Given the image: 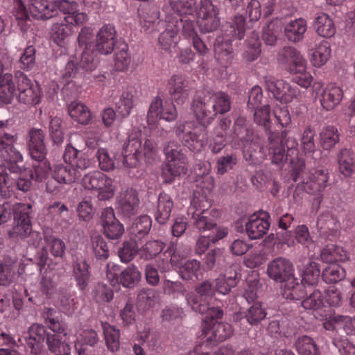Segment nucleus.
I'll list each match as a JSON object with an SVG mask.
<instances>
[{
  "label": "nucleus",
  "instance_id": "nucleus-1",
  "mask_svg": "<svg viewBox=\"0 0 355 355\" xmlns=\"http://www.w3.org/2000/svg\"><path fill=\"white\" fill-rule=\"evenodd\" d=\"M230 107V97L224 92H198L193 101L192 110L200 125L194 121L180 123L175 129L177 137L190 150L200 152L205 145L207 125L218 114H225Z\"/></svg>",
  "mask_w": 355,
  "mask_h": 355
},
{
  "label": "nucleus",
  "instance_id": "nucleus-2",
  "mask_svg": "<svg viewBox=\"0 0 355 355\" xmlns=\"http://www.w3.org/2000/svg\"><path fill=\"white\" fill-rule=\"evenodd\" d=\"M11 126L8 120L0 121V157L6 162L0 164V194L6 198L14 195L15 189L28 191L33 180L27 169L18 174L17 163L22 161V155L13 146L15 138Z\"/></svg>",
  "mask_w": 355,
  "mask_h": 355
},
{
  "label": "nucleus",
  "instance_id": "nucleus-3",
  "mask_svg": "<svg viewBox=\"0 0 355 355\" xmlns=\"http://www.w3.org/2000/svg\"><path fill=\"white\" fill-rule=\"evenodd\" d=\"M277 144V140H271L270 148L272 150V163L280 164L284 161L290 162L292 165V180L297 182V187H301L310 194H317L322 191L329 180L327 171L324 169H316L313 172L304 173L305 162L298 157V144L295 139L287 140L286 153L282 144Z\"/></svg>",
  "mask_w": 355,
  "mask_h": 355
},
{
  "label": "nucleus",
  "instance_id": "nucleus-4",
  "mask_svg": "<svg viewBox=\"0 0 355 355\" xmlns=\"http://www.w3.org/2000/svg\"><path fill=\"white\" fill-rule=\"evenodd\" d=\"M224 34L218 36L214 44V50L220 64L227 67L232 59L233 39L241 40L245 32V19L242 15H236L230 22L223 26Z\"/></svg>",
  "mask_w": 355,
  "mask_h": 355
},
{
  "label": "nucleus",
  "instance_id": "nucleus-5",
  "mask_svg": "<svg viewBox=\"0 0 355 355\" xmlns=\"http://www.w3.org/2000/svg\"><path fill=\"white\" fill-rule=\"evenodd\" d=\"M211 207V201L203 195L195 193L191 200L187 214L192 225L200 232L208 230L216 232V229L219 228L216 227V220L220 212Z\"/></svg>",
  "mask_w": 355,
  "mask_h": 355
},
{
  "label": "nucleus",
  "instance_id": "nucleus-6",
  "mask_svg": "<svg viewBox=\"0 0 355 355\" xmlns=\"http://www.w3.org/2000/svg\"><path fill=\"white\" fill-rule=\"evenodd\" d=\"M141 131L132 130L128 135V141L123 146V165L128 168L137 167L140 159L144 156L152 157L155 152V144L151 139H146L141 144Z\"/></svg>",
  "mask_w": 355,
  "mask_h": 355
},
{
  "label": "nucleus",
  "instance_id": "nucleus-7",
  "mask_svg": "<svg viewBox=\"0 0 355 355\" xmlns=\"http://www.w3.org/2000/svg\"><path fill=\"white\" fill-rule=\"evenodd\" d=\"M15 225L11 232L12 236L24 239L30 246H40L43 236L37 231H32L31 221L33 209L31 205H21L16 207Z\"/></svg>",
  "mask_w": 355,
  "mask_h": 355
},
{
  "label": "nucleus",
  "instance_id": "nucleus-8",
  "mask_svg": "<svg viewBox=\"0 0 355 355\" xmlns=\"http://www.w3.org/2000/svg\"><path fill=\"white\" fill-rule=\"evenodd\" d=\"M166 164L163 167L162 177L167 183H171L176 177L187 172V157L182 152L180 146L175 141H170L164 147Z\"/></svg>",
  "mask_w": 355,
  "mask_h": 355
},
{
  "label": "nucleus",
  "instance_id": "nucleus-9",
  "mask_svg": "<svg viewBox=\"0 0 355 355\" xmlns=\"http://www.w3.org/2000/svg\"><path fill=\"white\" fill-rule=\"evenodd\" d=\"M17 98L20 103L35 106L42 100V90L37 83H33L26 75L18 71L15 73Z\"/></svg>",
  "mask_w": 355,
  "mask_h": 355
},
{
  "label": "nucleus",
  "instance_id": "nucleus-10",
  "mask_svg": "<svg viewBox=\"0 0 355 355\" xmlns=\"http://www.w3.org/2000/svg\"><path fill=\"white\" fill-rule=\"evenodd\" d=\"M178 117L177 110L172 102L163 101L159 96L155 97L149 106L147 112L146 120L150 129L157 127V122L159 119H164L171 122L175 121Z\"/></svg>",
  "mask_w": 355,
  "mask_h": 355
},
{
  "label": "nucleus",
  "instance_id": "nucleus-11",
  "mask_svg": "<svg viewBox=\"0 0 355 355\" xmlns=\"http://www.w3.org/2000/svg\"><path fill=\"white\" fill-rule=\"evenodd\" d=\"M198 15L197 24L201 32H214L219 27V8L213 4L211 0H200Z\"/></svg>",
  "mask_w": 355,
  "mask_h": 355
},
{
  "label": "nucleus",
  "instance_id": "nucleus-12",
  "mask_svg": "<svg viewBox=\"0 0 355 355\" xmlns=\"http://www.w3.org/2000/svg\"><path fill=\"white\" fill-rule=\"evenodd\" d=\"M44 239L46 243V248H42L37 254L36 261L40 270H42L46 266L51 268L52 260L49 258L48 250L55 258H62L65 252V243L60 239L56 238L51 234L44 232Z\"/></svg>",
  "mask_w": 355,
  "mask_h": 355
},
{
  "label": "nucleus",
  "instance_id": "nucleus-13",
  "mask_svg": "<svg viewBox=\"0 0 355 355\" xmlns=\"http://www.w3.org/2000/svg\"><path fill=\"white\" fill-rule=\"evenodd\" d=\"M254 110V119L256 123L259 125H262L264 126L266 130L268 132V144L267 146V148L268 150V155L270 157V159H272V153L270 152V141L271 140H277L278 141V146H280L282 144L284 149L286 150V148H287V140L288 139H293V137H288L287 135L288 132L286 130H283L279 134V132H272L270 130V106L268 105H265L263 107H255Z\"/></svg>",
  "mask_w": 355,
  "mask_h": 355
},
{
  "label": "nucleus",
  "instance_id": "nucleus-14",
  "mask_svg": "<svg viewBox=\"0 0 355 355\" xmlns=\"http://www.w3.org/2000/svg\"><path fill=\"white\" fill-rule=\"evenodd\" d=\"M86 14H78L74 16H65L61 22H56L51 27V37L54 42L62 46L64 40L73 32V26H80L87 21Z\"/></svg>",
  "mask_w": 355,
  "mask_h": 355
},
{
  "label": "nucleus",
  "instance_id": "nucleus-15",
  "mask_svg": "<svg viewBox=\"0 0 355 355\" xmlns=\"http://www.w3.org/2000/svg\"><path fill=\"white\" fill-rule=\"evenodd\" d=\"M315 98L321 107L326 111H331L342 101L344 92L343 89L335 83L327 85L324 87H315Z\"/></svg>",
  "mask_w": 355,
  "mask_h": 355
},
{
  "label": "nucleus",
  "instance_id": "nucleus-16",
  "mask_svg": "<svg viewBox=\"0 0 355 355\" xmlns=\"http://www.w3.org/2000/svg\"><path fill=\"white\" fill-rule=\"evenodd\" d=\"M140 200L137 191L132 188L121 191L117 196L116 209L118 214L129 218L137 214Z\"/></svg>",
  "mask_w": 355,
  "mask_h": 355
},
{
  "label": "nucleus",
  "instance_id": "nucleus-17",
  "mask_svg": "<svg viewBox=\"0 0 355 355\" xmlns=\"http://www.w3.org/2000/svg\"><path fill=\"white\" fill-rule=\"evenodd\" d=\"M266 87L273 96L282 103H287L293 101L300 94L297 87L291 86L284 80L269 77L266 80Z\"/></svg>",
  "mask_w": 355,
  "mask_h": 355
},
{
  "label": "nucleus",
  "instance_id": "nucleus-18",
  "mask_svg": "<svg viewBox=\"0 0 355 355\" xmlns=\"http://www.w3.org/2000/svg\"><path fill=\"white\" fill-rule=\"evenodd\" d=\"M268 212L260 211L251 215L245 223V231L250 239H259L266 234L270 223Z\"/></svg>",
  "mask_w": 355,
  "mask_h": 355
},
{
  "label": "nucleus",
  "instance_id": "nucleus-19",
  "mask_svg": "<svg viewBox=\"0 0 355 355\" xmlns=\"http://www.w3.org/2000/svg\"><path fill=\"white\" fill-rule=\"evenodd\" d=\"M116 42V31L112 24H104L96 36L95 49L103 55H109L114 51Z\"/></svg>",
  "mask_w": 355,
  "mask_h": 355
},
{
  "label": "nucleus",
  "instance_id": "nucleus-20",
  "mask_svg": "<svg viewBox=\"0 0 355 355\" xmlns=\"http://www.w3.org/2000/svg\"><path fill=\"white\" fill-rule=\"evenodd\" d=\"M200 297L195 295H190L187 297L188 304L193 311L201 314L206 313L203 325L207 323L213 324L217 322L216 320L223 317V311L219 307H211L209 302H200Z\"/></svg>",
  "mask_w": 355,
  "mask_h": 355
},
{
  "label": "nucleus",
  "instance_id": "nucleus-21",
  "mask_svg": "<svg viewBox=\"0 0 355 355\" xmlns=\"http://www.w3.org/2000/svg\"><path fill=\"white\" fill-rule=\"evenodd\" d=\"M71 267L72 277L76 282V286L82 291L86 290L89 286L91 277L89 263L85 257L74 256Z\"/></svg>",
  "mask_w": 355,
  "mask_h": 355
},
{
  "label": "nucleus",
  "instance_id": "nucleus-22",
  "mask_svg": "<svg viewBox=\"0 0 355 355\" xmlns=\"http://www.w3.org/2000/svg\"><path fill=\"white\" fill-rule=\"evenodd\" d=\"M93 37V31L90 27H83L78 37L80 46H85L81 53L80 66L87 71H92L96 67V62L93 52L89 51L88 46Z\"/></svg>",
  "mask_w": 355,
  "mask_h": 355
},
{
  "label": "nucleus",
  "instance_id": "nucleus-23",
  "mask_svg": "<svg viewBox=\"0 0 355 355\" xmlns=\"http://www.w3.org/2000/svg\"><path fill=\"white\" fill-rule=\"evenodd\" d=\"M278 62L284 68L290 72L299 70H304L306 67V62L300 53L294 47L285 46L279 53L277 56Z\"/></svg>",
  "mask_w": 355,
  "mask_h": 355
},
{
  "label": "nucleus",
  "instance_id": "nucleus-24",
  "mask_svg": "<svg viewBox=\"0 0 355 355\" xmlns=\"http://www.w3.org/2000/svg\"><path fill=\"white\" fill-rule=\"evenodd\" d=\"M101 223L103 232L110 239H117L124 232L123 225L116 218L112 207H106L102 211Z\"/></svg>",
  "mask_w": 355,
  "mask_h": 355
},
{
  "label": "nucleus",
  "instance_id": "nucleus-25",
  "mask_svg": "<svg viewBox=\"0 0 355 355\" xmlns=\"http://www.w3.org/2000/svg\"><path fill=\"white\" fill-rule=\"evenodd\" d=\"M267 272L270 278L280 282L289 281L293 275L292 263L282 257L272 261L268 266Z\"/></svg>",
  "mask_w": 355,
  "mask_h": 355
},
{
  "label": "nucleus",
  "instance_id": "nucleus-26",
  "mask_svg": "<svg viewBox=\"0 0 355 355\" xmlns=\"http://www.w3.org/2000/svg\"><path fill=\"white\" fill-rule=\"evenodd\" d=\"M167 90L172 101L178 104H183L189 98L188 82L182 76H172L168 81Z\"/></svg>",
  "mask_w": 355,
  "mask_h": 355
},
{
  "label": "nucleus",
  "instance_id": "nucleus-27",
  "mask_svg": "<svg viewBox=\"0 0 355 355\" xmlns=\"http://www.w3.org/2000/svg\"><path fill=\"white\" fill-rule=\"evenodd\" d=\"M202 331V335L207 337V340L221 343L231 337L233 329L229 323L217 322L203 325Z\"/></svg>",
  "mask_w": 355,
  "mask_h": 355
},
{
  "label": "nucleus",
  "instance_id": "nucleus-28",
  "mask_svg": "<svg viewBox=\"0 0 355 355\" xmlns=\"http://www.w3.org/2000/svg\"><path fill=\"white\" fill-rule=\"evenodd\" d=\"M28 150L34 160L46 158V148L44 144V132L42 129L32 128L29 131Z\"/></svg>",
  "mask_w": 355,
  "mask_h": 355
},
{
  "label": "nucleus",
  "instance_id": "nucleus-29",
  "mask_svg": "<svg viewBox=\"0 0 355 355\" xmlns=\"http://www.w3.org/2000/svg\"><path fill=\"white\" fill-rule=\"evenodd\" d=\"M48 334L42 325L33 324L31 326L28 331V336L26 337V343L31 354L38 355L40 353L41 348L44 340H46Z\"/></svg>",
  "mask_w": 355,
  "mask_h": 355
},
{
  "label": "nucleus",
  "instance_id": "nucleus-30",
  "mask_svg": "<svg viewBox=\"0 0 355 355\" xmlns=\"http://www.w3.org/2000/svg\"><path fill=\"white\" fill-rule=\"evenodd\" d=\"M233 140L241 142L239 144L242 147L244 144L249 145V143L257 140L255 138L251 125L247 123V121L243 117H238L233 127L232 132Z\"/></svg>",
  "mask_w": 355,
  "mask_h": 355
},
{
  "label": "nucleus",
  "instance_id": "nucleus-31",
  "mask_svg": "<svg viewBox=\"0 0 355 355\" xmlns=\"http://www.w3.org/2000/svg\"><path fill=\"white\" fill-rule=\"evenodd\" d=\"M302 306L311 310L316 319L322 320L327 316L324 309V297L319 289H315L309 295L302 301Z\"/></svg>",
  "mask_w": 355,
  "mask_h": 355
},
{
  "label": "nucleus",
  "instance_id": "nucleus-32",
  "mask_svg": "<svg viewBox=\"0 0 355 355\" xmlns=\"http://www.w3.org/2000/svg\"><path fill=\"white\" fill-rule=\"evenodd\" d=\"M81 175V171L68 164H58L53 169V178L58 183L74 182Z\"/></svg>",
  "mask_w": 355,
  "mask_h": 355
},
{
  "label": "nucleus",
  "instance_id": "nucleus-33",
  "mask_svg": "<svg viewBox=\"0 0 355 355\" xmlns=\"http://www.w3.org/2000/svg\"><path fill=\"white\" fill-rule=\"evenodd\" d=\"M28 6L31 15L37 19H48L56 14L55 5L46 0H31Z\"/></svg>",
  "mask_w": 355,
  "mask_h": 355
},
{
  "label": "nucleus",
  "instance_id": "nucleus-34",
  "mask_svg": "<svg viewBox=\"0 0 355 355\" xmlns=\"http://www.w3.org/2000/svg\"><path fill=\"white\" fill-rule=\"evenodd\" d=\"M63 159L66 164L72 166L80 171L85 170L89 165L87 160L81 150H78L71 144H68L63 154Z\"/></svg>",
  "mask_w": 355,
  "mask_h": 355
},
{
  "label": "nucleus",
  "instance_id": "nucleus-35",
  "mask_svg": "<svg viewBox=\"0 0 355 355\" xmlns=\"http://www.w3.org/2000/svg\"><path fill=\"white\" fill-rule=\"evenodd\" d=\"M339 172L345 177H351L355 173V157L352 150L344 148L337 154Z\"/></svg>",
  "mask_w": 355,
  "mask_h": 355
},
{
  "label": "nucleus",
  "instance_id": "nucleus-36",
  "mask_svg": "<svg viewBox=\"0 0 355 355\" xmlns=\"http://www.w3.org/2000/svg\"><path fill=\"white\" fill-rule=\"evenodd\" d=\"M339 141L340 134L335 126H324L319 133V144L322 150L330 151Z\"/></svg>",
  "mask_w": 355,
  "mask_h": 355
},
{
  "label": "nucleus",
  "instance_id": "nucleus-37",
  "mask_svg": "<svg viewBox=\"0 0 355 355\" xmlns=\"http://www.w3.org/2000/svg\"><path fill=\"white\" fill-rule=\"evenodd\" d=\"M307 29L306 21L303 18L291 20L284 28L285 35L292 42L302 40Z\"/></svg>",
  "mask_w": 355,
  "mask_h": 355
},
{
  "label": "nucleus",
  "instance_id": "nucleus-38",
  "mask_svg": "<svg viewBox=\"0 0 355 355\" xmlns=\"http://www.w3.org/2000/svg\"><path fill=\"white\" fill-rule=\"evenodd\" d=\"M105 345L111 352H117L120 347V330L107 322H101Z\"/></svg>",
  "mask_w": 355,
  "mask_h": 355
},
{
  "label": "nucleus",
  "instance_id": "nucleus-39",
  "mask_svg": "<svg viewBox=\"0 0 355 355\" xmlns=\"http://www.w3.org/2000/svg\"><path fill=\"white\" fill-rule=\"evenodd\" d=\"M173 207V201L171 196L165 192L160 193L155 213L156 220L160 224H164L169 218Z\"/></svg>",
  "mask_w": 355,
  "mask_h": 355
},
{
  "label": "nucleus",
  "instance_id": "nucleus-40",
  "mask_svg": "<svg viewBox=\"0 0 355 355\" xmlns=\"http://www.w3.org/2000/svg\"><path fill=\"white\" fill-rule=\"evenodd\" d=\"M244 159L250 165H257L264 159V148L260 146L258 140L244 144L242 147Z\"/></svg>",
  "mask_w": 355,
  "mask_h": 355
},
{
  "label": "nucleus",
  "instance_id": "nucleus-41",
  "mask_svg": "<svg viewBox=\"0 0 355 355\" xmlns=\"http://www.w3.org/2000/svg\"><path fill=\"white\" fill-rule=\"evenodd\" d=\"M320 234L331 240L336 235L340 227L336 218L330 214L320 216L317 222Z\"/></svg>",
  "mask_w": 355,
  "mask_h": 355
},
{
  "label": "nucleus",
  "instance_id": "nucleus-42",
  "mask_svg": "<svg viewBox=\"0 0 355 355\" xmlns=\"http://www.w3.org/2000/svg\"><path fill=\"white\" fill-rule=\"evenodd\" d=\"M65 338L66 336L58 334H48L46 344L49 349L55 355H69L71 347L66 343Z\"/></svg>",
  "mask_w": 355,
  "mask_h": 355
},
{
  "label": "nucleus",
  "instance_id": "nucleus-43",
  "mask_svg": "<svg viewBox=\"0 0 355 355\" xmlns=\"http://www.w3.org/2000/svg\"><path fill=\"white\" fill-rule=\"evenodd\" d=\"M227 235V230L224 227L216 229V232H211L208 236H201L197 241L196 252L198 254L204 253L209 248L210 243H216Z\"/></svg>",
  "mask_w": 355,
  "mask_h": 355
},
{
  "label": "nucleus",
  "instance_id": "nucleus-44",
  "mask_svg": "<svg viewBox=\"0 0 355 355\" xmlns=\"http://www.w3.org/2000/svg\"><path fill=\"white\" fill-rule=\"evenodd\" d=\"M304 285L300 284L292 277L282 288V295L284 298L290 300H301L306 295L304 290Z\"/></svg>",
  "mask_w": 355,
  "mask_h": 355
},
{
  "label": "nucleus",
  "instance_id": "nucleus-45",
  "mask_svg": "<svg viewBox=\"0 0 355 355\" xmlns=\"http://www.w3.org/2000/svg\"><path fill=\"white\" fill-rule=\"evenodd\" d=\"M68 112L70 116L80 124H87L92 118L89 109L78 101L71 102L69 105Z\"/></svg>",
  "mask_w": 355,
  "mask_h": 355
},
{
  "label": "nucleus",
  "instance_id": "nucleus-46",
  "mask_svg": "<svg viewBox=\"0 0 355 355\" xmlns=\"http://www.w3.org/2000/svg\"><path fill=\"white\" fill-rule=\"evenodd\" d=\"M315 27L318 34L323 37H331L336 33L335 24L326 13H320L315 18Z\"/></svg>",
  "mask_w": 355,
  "mask_h": 355
},
{
  "label": "nucleus",
  "instance_id": "nucleus-47",
  "mask_svg": "<svg viewBox=\"0 0 355 355\" xmlns=\"http://www.w3.org/2000/svg\"><path fill=\"white\" fill-rule=\"evenodd\" d=\"M17 85L13 81L11 73H5L3 83H0V102L4 104L10 103L15 95L17 96Z\"/></svg>",
  "mask_w": 355,
  "mask_h": 355
},
{
  "label": "nucleus",
  "instance_id": "nucleus-48",
  "mask_svg": "<svg viewBox=\"0 0 355 355\" xmlns=\"http://www.w3.org/2000/svg\"><path fill=\"white\" fill-rule=\"evenodd\" d=\"M242 318L252 326L257 325L267 315L262 304L259 302H254L246 311L239 313Z\"/></svg>",
  "mask_w": 355,
  "mask_h": 355
},
{
  "label": "nucleus",
  "instance_id": "nucleus-49",
  "mask_svg": "<svg viewBox=\"0 0 355 355\" xmlns=\"http://www.w3.org/2000/svg\"><path fill=\"white\" fill-rule=\"evenodd\" d=\"M69 214L67 206L59 201L53 202L47 207L46 217L58 225L66 223Z\"/></svg>",
  "mask_w": 355,
  "mask_h": 355
},
{
  "label": "nucleus",
  "instance_id": "nucleus-50",
  "mask_svg": "<svg viewBox=\"0 0 355 355\" xmlns=\"http://www.w3.org/2000/svg\"><path fill=\"white\" fill-rule=\"evenodd\" d=\"M82 182L85 189L98 190L105 187L106 183H110L111 178L100 171H93L85 175Z\"/></svg>",
  "mask_w": 355,
  "mask_h": 355
},
{
  "label": "nucleus",
  "instance_id": "nucleus-51",
  "mask_svg": "<svg viewBox=\"0 0 355 355\" xmlns=\"http://www.w3.org/2000/svg\"><path fill=\"white\" fill-rule=\"evenodd\" d=\"M178 273L184 280L198 279L202 275L200 262L196 259H191L179 266Z\"/></svg>",
  "mask_w": 355,
  "mask_h": 355
},
{
  "label": "nucleus",
  "instance_id": "nucleus-52",
  "mask_svg": "<svg viewBox=\"0 0 355 355\" xmlns=\"http://www.w3.org/2000/svg\"><path fill=\"white\" fill-rule=\"evenodd\" d=\"M261 51V42L258 33L252 31L251 35L247 39L243 56L247 61L253 62L260 56Z\"/></svg>",
  "mask_w": 355,
  "mask_h": 355
},
{
  "label": "nucleus",
  "instance_id": "nucleus-53",
  "mask_svg": "<svg viewBox=\"0 0 355 355\" xmlns=\"http://www.w3.org/2000/svg\"><path fill=\"white\" fill-rule=\"evenodd\" d=\"M237 272H230L225 275H220L215 280V288L218 293L226 295L238 283Z\"/></svg>",
  "mask_w": 355,
  "mask_h": 355
},
{
  "label": "nucleus",
  "instance_id": "nucleus-54",
  "mask_svg": "<svg viewBox=\"0 0 355 355\" xmlns=\"http://www.w3.org/2000/svg\"><path fill=\"white\" fill-rule=\"evenodd\" d=\"M211 170V164L209 163H203L202 166L200 165L198 175L202 176V181L200 182V187L202 190V193L200 191H195L193 194L203 195L207 199V194L209 193L214 188V179L209 175ZM194 195H193V196Z\"/></svg>",
  "mask_w": 355,
  "mask_h": 355
},
{
  "label": "nucleus",
  "instance_id": "nucleus-55",
  "mask_svg": "<svg viewBox=\"0 0 355 355\" xmlns=\"http://www.w3.org/2000/svg\"><path fill=\"white\" fill-rule=\"evenodd\" d=\"M295 347L300 355H320L318 346L308 336H300L295 343Z\"/></svg>",
  "mask_w": 355,
  "mask_h": 355
},
{
  "label": "nucleus",
  "instance_id": "nucleus-56",
  "mask_svg": "<svg viewBox=\"0 0 355 355\" xmlns=\"http://www.w3.org/2000/svg\"><path fill=\"white\" fill-rule=\"evenodd\" d=\"M331 52L329 42L326 40L322 41L311 54V63L316 67L323 66L329 59Z\"/></svg>",
  "mask_w": 355,
  "mask_h": 355
},
{
  "label": "nucleus",
  "instance_id": "nucleus-57",
  "mask_svg": "<svg viewBox=\"0 0 355 355\" xmlns=\"http://www.w3.org/2000/svg\"><path fill=\"white\" fill-rule=\"evenodd\" d=\"M33 168L27 169L28 175L36 182H44L46 180L51 170L50 163L45 159L41 160H35Z\"/></svg>",
  "mask_w": 355,
  "mask_h": 355
},
{
  "label": "nucleus",
  "instance_id": "nucleus-58",
  "mask_svg": "<svg viewBox=\"0 0 355 355\" xmlns=\"http://www.w3.org/2000/svg\"><path fill=\"white\" fill-rule=\"evenodd\" d=\"M151 226L150 217L147 215H141L134 220L130 228V232L135 239H140L148 233Z\"/></svg>",
  "mask_w": 355,
  "mask_h": 355
},
{
  "label": "nucleus",
  "instance_id": "nucleus-59",
  "mask_svg": "<svg viewBox=\"0 0 355 355\" xmlns=\"http://www.w3.org/2000/svg\"><path fill=\"white\" fill-rule=\"evenodd\" d=\"M141 274L135 265L128 266L120 272L119 283L124 287L133 288L141 279Z\"/></svg>",
  "mask_w": 355,
  "mask_h": 355
},
{
  "label": "nucleus",
  "instance_id": "nucleus-60",
  "mask_svg": "<svg viewBox=\"0 0 355 355\" xmlns=\"http://www.w3.org/2000/svg\"><path fill=\"white\" fill-rule=\"evenodd\" d=\"M134 106V96L129 92H123L115 103L116 111L122 118L128 116Z\"/></svg>",
  "mask_w": 355,
  "mask_h": 355
},
{
  "label": "nucleus",
  "instance_id": "nucleus-61",
  "mask_svg": "<svg viewBox=\"0 0 355 355\" xmlns=\"http://www.w3.org/2000/svg\"><path fill=\"white\" fill-rule=\"evenodd\" d=\"M315 129L311 125H308L304 129L300 139V148L305 155H312L315 153Z\"/></svg>",
  "mask_w": 355,
  "mask_h": 355
},
{
  "label": "nucleus",
  "instance_id": "nucleus-62",
  "mask_svg": "<svg viewBox=\"0 0 355 355\" xmlns=\"http://www.w3.org/2000/svg\"><path fill=\"white\" fill-rule=\"evenodd\" d=\"M234 352L232 346L220 347L217 351L211 352L208 343L197 345L193 350L189 351L187 355H234Z\"/></svg>",
  "mask_w": 355,
  "mask_h": 355
},
{
  "label": "nucleus",
  "instance_id": "nucleus-63",
  "mask_svg": "<svg viewBox=\"0 0 355 355\" xmlns=\"http://www.w3.org/2000/svg\"><path fill=\"white\" fill-rule=\"evenodd\" d=\"M345 270L338 263H331L324 268L322 277L328 284L336 283L344 279Z\"/></svg>",
  "mask_w": 355,
  "mask_h": 355
},
{
  "label": "nucleus",
  "instance_id": "nucleus-64",
  "mask_svg": "<svg viewBox=\"0 0 355 355\" xmlns=\"http://www.w3.org/2000/svg\"><path fill=\"white\" fill-rule=\"evenodd\" d=\"M237 162L238 158L235 153H225L218 157L216 162L217 174L223 175L232 170Z\"/></svg>",
  "mask_w": 355,
  "mask_h": 355
}]
</instances>
